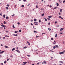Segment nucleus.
<instances>
[{
  "label": "nucleus",
  "mask_w": 65,
  "mask_h": 65,
  "mask_svg": "<svg viewBox=\"0 0 65 65\" xmlns=\"http://www.w3.org/2000/svg\"><path fill=\"white\" fill-rule=\"evenodd\" d=\"M64 53L63 52H61L59 53L60 54H63Z\"/></svg>",
  "instance_id": "f257e3e1"
},
{
  "label": "nucleus",
  "mask_w": 65,
  "mask_h": 65,
  "mask_svg": "<svg viewBox=\"0 0 65 65\" xmlns=\"http://www.w3.org/2000/svg\"><path fill=\"white\" fill-rule=\"evenodd\" d=\"M64 29V28H60V31H62V30H63Z\"/></svg>",
  "instance_id": "f03ea898"
},
{
  "label": "nucleus",
  "mask_w": 65,
  "mask_h": 65,
  "mask_svg": "<svg viewBox=\"0 0 65 65\" xmlns=\"http://www.w3.org/2000/svg\"><path fill=\"white\" fill-rule=\"evenodd\" d=\"M38 24V22H36V23L35 24V25H36Z\"/></svg>",
  "instance_id": "7ed1b4c3"
},
{
  "label": "nucleus",
  "mask_w": 65,
  "mask_h": 65,
  "mask_svg": "<svg viewBox=\"0 0 65 65\" xmlns=\"http://www.w3.org/2000/svg\"><path fill=\"white\" fill-rule=\"evenodd\" d=\"M27 43H28V44L29 45H30V43L28 41L27 42Z\"/></svg>",
  "instance_id": "20e7f679"
},
{
  "label": "nucleus",
  "mask_w": 65,
  "mask_h": 65,
  "mask_svg": "<svg viewBox=\"0 0 65 65\" xmlns=\"http://www.w3.org/2000/svg\"><path fill=\"white\" fill-rule=\"evenodd\" d=\"M56 8H58V7H54L53 9L54 10V9H56Z\"/></svg>",
  "instance_id": "39448f33"
},
{
  "label": "nucleus",
  "mask_w": 65,
  "mask_h": 65,
  "mask_svg": "<svg viewBox=\"0 0 65 65\" xmlns=\"http://www.w3.org/2000/svg\"><path fill=\"white\" fill-rule=\"evenodd\" d=\"M4 52V51H2L0 53V54H3Z\"/></svg>",
  "instance_id": "423d86ee"
},
{
  "label": "nucleus",
  "mask_w": 65,
  "mask_h": 65,
  "mask_svg": "<svg viewBox=\"0 0 65 65\" xmlns=\"http://www.w3.org/2000/svg\"><path fill=\"white\" fill-rule=\"evenodd\" d=\"M13 36H18V34H17L16 35H15L14 34H13Z\"/></svg>",
  "instance_id": "0eeeda50"
},
{
  "label": "nucleus",
  "mask_w": 65,
  "mask_h": 65,
  "mask_svg": "<svg viewBox=\"0 0 65 65\" xmlns=\"http://www.w3.org/2000/svg\"><path fill=\"white\" fill-rule=\"evenodd\" d=\"M16 51H17V52L18 53H20V51L19 50H16Z\"/></svg>",
  "instance_id": "6e6552de"
},
{
  "label": "nucleus",
  "mask_w": 65,
  "mask_h": 65,
  "mask_svg": "<svg viewBox=\"0 0 65 65\" xmlns=\"http://www.w3.org/2000/svg\"><path fill=\"white\" fill-rule=\"evenodd\" d=\"M1 26H2V27H6V26H5V25H1Z\"/></svg>",
  "instance_id": "1a4fd4ad"
},
{
  "label": "nucleus",
  "mask_w": 65,
  "mask_h": 65,
  "mask_svg": "<svg viewBox=\"0 0 65 65\" xmlns=\"http://www.w3.org/2000/svg\"><path fill=\"white\" fill-rule=\"evenodd\" d=\"M23 63L24 64H26V63H27V62H23Z\"/></svg>",
  "instance_id": "9d476101"
},
{
  "label": "nucleus",
  "mask_w": 65,
  "mask_h": 65,
  "mask_svg": "<svg viewBox=\"0 0 65 65\" xmlns=\"http://www.w3.org/2000/svg\"><path fill=\"white\" fill-rule=\"evenodd\" d=\"M5 37H9V36H7L6 35H5Z\"/></svg>",
  "instance_id": "9b49d317"
},
{
  "label": "nucleus",
  "mask_w": 65,
  "mask_h": 65,
  "mask_svg": "<svg viewBox=\"0 0 65 65\" xmlns=\"http://www.w3.org/2000/svg\"><path fill=\"white\" fill-rule=\"evenodd\" d=\"M53 44H56V41H54V42H53Z\"/></svg>",
  "instance_id": "f8f14e48"
},
{
  "label": "nucleus",
  "mask_w": 65,
  "mask_h": 65,
  "mask_svg": "<svg viewBox=\"0 0 65 65\" xmlns=\"http://www.w3.org/2000/svg\"><path fill=\"white\" fill-rule=\"evenodd\" d=\"M56 4H57V6H59V3H56Z\"/></svg>",
  "instance_id": "ddd939ff"
},
{
  "label": "nucleus",
  "mask_w": 65,
  "mask_h": 65,
  "mask_svg": "<svg viewBox=\"0 0 65 65\" xmlns=\"http://www.w3.org/2000/svg\"><path fill=\"white\" fill-rule=\"evenodd\" d=\"M3 17L4 18H5V15H3Z\"/></svg>",
  "instance_id": "4468645a"
},
{
  "label": "nucleus",
  "mask_w": 65,
  "mask_h": 65,
  "mask_svg": "<svg viewBox=\"0 0 65 65\" xmlns=\"http://www.w3.org/2000/svg\"><path fill=\"white\" fill-rule=\"evenodd\" d=\"M59 63H62V64H63V61H59Z\"/></svg>",
  "instance_id": "2eb2a0df"
},
{
  "label": "nucleus",
  "mask_w": 65,
  "mask_h": 65,
  "mask_svg": "<svg viewBox=\"0 0 65 65\" xmlns=\"http://www.w3.org/2000/svg\"><path fill=\"white\" fill-rule=\"evenodd\" d=\"M43 63L44 64H46V62L45 61H44L43 62Z\"/></svg>",
  "instance_id": "dca6fc26"
},
{
  "label": "nucleus",
  "mask_w": 65,
  "mask_h": 65,
  "mask_svg": "<svg viewBox=\"0 0 65 65\" xmlns=\"http://www.w3.org/2000/svg\"><path fill=\"white\" fill-rule=\"evenodd\" d=\"M14 50H15V48H13L12 51H14Z\"/></svg>",
  "instance_id": "f3484780"
},
{
  "label": "nucleus",
  "mask_w": 65,
  "mask_h": 65,
  "mask_svg": "<svg viewBox=\"0 0 65 65\" xmlns=\"http://www.w3.org/2000/svg\"><path fill=\"white\" fill-rule=\"evenodd\" d=\"M48 18H52V16H48Z\"/></svg>",
  "instance_id": "a211bd4d"
},
{
  "label": "nucleus",
  "mask_w": 65,
  "mask_h": 65,
  "mask_svg": "<svg viewBox=\"0 0 65 65\" xmlns=\"http://www.w3.org/2000/svg\"><path fill=\"white\" fill-rule=\"evenodd\" d=\"M57 34H56V35H55V37H57Z\"/></svg>",
  "instance_id": "6ab92c4d"
},
{
  "label": "nucleus",
  "mask_w": 65,
  "mask_h": 65,
  "mask_svg": "<svg viewBox=\"0 0 65 65\" xmlns=\"http://www.w3.org/2000/svg\"><path fill=\"white\" fill-rule=\"evenodd\" d=\"M17 24H18V26H20V23L19 22H18Z\"/></svg>",
  "instance_id": "aec40b11"
},
{
  "label": "nucleus",
  "mask_w": 65,
  "mask_h": 65,
  "mask_svg": "<svg viewBox=\"0 0 65 65\" xmlns=\"http://www.w3.org/2000/svg\"><path fill=\"white\" fill-rule=\"evenodd\" d=\"M14 33H18V31H14Z\"/></svg>",
  "instance_id": "412c9836"
},
{
  "label": "nucleus",
  "mask_w": 65,
  "mask_h": 65,
  "mask_svg": "<svg viewBox=\"0 0 65 65\" xmlns=\"http://www.w3.org/2000/svg\"><path fill=\"white\" fill-rule=\"evenodd\" d=\"M5 47H6V48H8V46H5Z\"/></svg>",
  "instance_id": "4be33fe9"
},
{
  "label": "nucleus",
  "mask_w": 65,
  "mask_h": 65,
  "mask_svg": "<svg viewBox=\"0 0 65 65\" xmlns=\"http://www.w3.org/2000/svg\"><path fill=\"white\" fill-rule=\"evenodd\" d=\"M34 33H37V31H36L35 30H34Z\"/></svg>",
  "instance_id": "5701e85b"
},
{
  "label": "nucleus",
  "mask_w": 65,
  "mask_h": 65,
  "mask_svg": "<svg viewBox=\"0 0 65 65\" xmlns=\"http://www.w3.org/2000/svg\"><path fill=\"white\" fill-rule=\"evenodd\" d=\"M48 30H49V31H51V29L49 28H48Z\"/></svg>",
  "instance_id": "b1692460"
},
{
  "label": "nucleus",
  "mask_w": 65,
  "mask_h": 65,
  "mask_svg": "<svg viewBox=\"0 0 65 65\" xmlns=\"http://www.w3.org/2000/svg\"><path fill=\"white\" fill-rule=\"evenodd\" d=\"M6 9H7V10L8 9V7H6Z\"/></svg>",
  "instance_id": "393cba45"
},
{
  "label": "nucleus",
  "mask_w": 65,
  "mask_h": 65,
  "mask_svg": "<svg viewBox=\"0 0 65 65\" xmlns=\"http://www.w3.org/2000/svg\"><path fill=\"white\" fill-rule=\"evenodd\" d=\"M27 48V47L26 46H25L23 48Z\"/></svg>",
  "instance_id": "a878e982"
},
{
  "label": "nucleus",
  "mask_w": 65,
  "mask_h": 65,
  "mask_svg": "<svg viewBox=\"0 0 65 65\" xmlns=\"http://www.w3.org/2000/svg\"><path fill=\"white\" fill-rule=\"evenodd\" d=\"M60 12H62V9H60Z\"/></svg>",
  "instance_id": "bb28decb"
},
{
  "label": "nucleus",
  "mask_w": 65,
  "mask_h": 65,
  "mask_svg": "<svg viewBox=\"0 0 65 65\" xmlns=\"http://www.w3.org/2000/svg\"><path fill=\"white\" fill-rule=\"evenodd\" d=\"M59 2L61 3L62 2V0H59Z\"/></svg>",
  "instance_id": "cd10ccee"
},
{
  "label": "nucleus",
  "mask_w": 65,
  "mask_h": 65,
  "mask_svg": "<svg viewBox=\"0 0 65 65\" xmlns=\"http://www.w3.org/2000/svg\"><path fill=\"white\" fill-rule=\"evenodd\" d=\"M22 7H24V5H23L22 6Z\"/></svg>",
  "instance_id": "c85d7f7f"
},
{
  "label": "nucleus",
  "mask_w": 65,
  "mask_h": 65,
  "mask_svg": "<svg viewBox=\"0 0 65 65\" xmlns=\"http://www.w3.org/2000/svg\"><path fill=\"white\" fill-rule=\"evenodd\" d=\"M12 27L14 28H15V27H14V25H13Z\"/></svg>",
  "instance_id": "c756f323"
},
{
  "label": "nucleus",
  "mask_w": 65,
  "mask_h": 65,
  "mask_svg": "<svg viewBox=\"0 0 65 65\" xmlns=\"http://www.w3.org/2000/svg\"><path fill=\"white\" fill-rule=\"evenodd\" d=\"M59 47V46L58 45H56V47Z\"/></svg>",
  "instance_id": "7c9ffc66"
},
{
  "label": "nucleus",
  "mask_w": 65,
  "mask_h": 65,
  "mask_svg": "<svg viewBox=\"0 0 65 65\" xmlns=\"http://www.w3.org/2000/svg\"><path fill=\"white\" fill-rule=\"evenodd\" d=\"M34 21H37V19H35L34 20Z\"/></svg>",
  "instance_id": "2f4dec72"
},
{
  "label": "nucleus",
  "mask_w": 65,
  "mask_h": 65,
  "mask_svg": "<svg viewBox=\"0 0 65 65\" xmlns=\"http://www.w3.org/2000/svg\"><path fill=\"white\" fill-rule=\"evenodd\" d=\"M51 40H54V38H51Z\"/></svg>",
  "instance_id": "473e14b6"
},
{
  "label": "nucleus",
  "mask_w": 65,
  "mask_h": 65,
  "mask_svg": "<svg viewBox=\"0 0 65 65\" xmlns=\"http://www.w3.org/2000/svg\"><path fill=\"white\" fill-rule=\"evenodd\" d=\"M3 29V27H0V29Z\"/></svg>",
  "instance_id": "72a5a7b5"
},
{
  "label": "nucleus",
  "mask_w": 65,
  "mask_h": 65,
  "mask_svg": "<svg viewBox=\"0 0 65 65\" xmlns=\"http://www.w3.org/2000/svg\"><path fill=\"white\" fill-rule=\"evenodd\" d=\"M4 24H6V22L5 21H4Z\"/></svg>",
  "instance_id": "f704fd0d"
},
{
  "label": "nucleus",
  "mask_w": 65,
  "mask_h": 65,
  "mask_svg": "<svg viewBox=\"0 0 65 65\" xmlns=\"http://www.w3.org/2000/svg\"><path fill=\"white\" fill-rule=\"evenodd\" d=\"M21 31H22V30L21 29H20L19 30V31L20 32H21Z\"/></svg>",
  "instance_id": "c9c22d12"
},
{
  "label": "nucleus",
  "mask_w": 65,
  "mask_h": 65,
  "mask_svg": "<svg viewBox=\"0 0 65 65\" xmlns=\"http://www.w3.org/2000/svg\"><path fill=\"white\" fill-rule=\"evenodd\" d=\"M41 15H42V16H43V15H44V13H43V14H41Z\"/></svg>",
  "instance_id": "e433bc0d"
},
{
  "label": "nucleus",
  "mask_w": 65,
  "mask_h": 65,
  "mask_svg": "<svg viewBox=\"0 0 65 65\" xmlns=\"http://www.w3.org/2000/svg\"><path fill=\"white\" fill-rule=\"evenodd\" d=\"M6 61H5L4 62V63L5 64H6Z\"/></svg>",
  "instance_id": "4c0bfd02"
},
{
  "label": "nucleus",
  "mask_w": 65,
  "mask_h": 65,
  "mask_svg": "<svg viewBox=\"0 0 65 65\" xmlns=\"http://www.w3.org/2000/svg\"><path fill=\"white\" fill-rule=\"evenodd\" d=\"M6 19H9V18L8 17H6Z\"/></svg>",
  "instance_id": "58836bf2"
},
{
  "label": "nucleus",
  "mask_w": 65,
  "mask_h": 65,
  "mask_svg": "<svg viewBox=\"0 0 65 65\" xmlns=\"http://www.w3.org/2000/svg\"><path fill=\"white\" fill-rule=\"evenodd\" d=\"M39 23H40V22H41V21L40 20H39Z\"/></svg>",
  "instance_id": "ea45409f"
},
{
  "label": "nucleus",
  "mask_w": 65,
  "mask_h": 65,
  "mask_svg": "<svg viewBox=\"0 0 65 65\" xmlns=\"http://www.w3.org/2000/svg\"><path fill=\"white\" fill-rule=\"evenodd\" d=\"M45 34V33L43 32L42 34V35H43V34Z\"/></svg>",
  "instance_id": "a19ab883"
},
{
  "label": "nucleus",
  "mask_w": 65,
  "mask_h": 65,
  "mask_svg": "<svg viewBox=\"0 0 65 65\" xmlns=\"http://www.w3.org/2000/svg\"><path fill=\"white\" fill-rule=\"evenodd\" d=\"M33 28L35 29H36V28H34V26H33Z\"/></svg>",
  "instance_id": "79ce46f5"
},
{
  "label": "nucleus",
  "mask_w": 65,
  "mask_h": 65,
  "mask_svg": "<svg viewBox=\"0 0 65 65\" xmlns=\"http://www.w3.org/2000/svg\"><path fill=\"white\" fill-rule=\"evenodd\" d=\"M59 18H60V19H61V18H62V17H61V16H59Z\"/></svg>",
  "instance_id": "37998d69"
},
{
  "label": "nucleus",
  "mask_w": 65,
  "mask_h": 65,
  "mask_svg": "<svg viewBox=\"0 0 65 65\" xmlns=\"http://www.w3.org/2000/svg\"><path fill=\"white\" fill-rule=\"evenodd\" d=\"M47 20H50V19L48 18H47Z\"/></svg>",
  "instance_id": "c03bdc74"
},
{
  "label": "nucleus",
  "mask_w": 65,
  "mask_h": 65,
  "mask_svg": "<svg viewBox=\"0 0 65 65\" xmlns=\"http://www.w3.org/2000/svg\"><path fill=\"white\" fill-rule=\"evenodd\" d=\"M7 6H8V7H9V5H7Z\"/></svg>",
  "instance_id": "a18cd8bd"
},
{
  "label": "nucleus",
  "mask_w": 65,
  "mask_h": 65,
  "mask_svg": "<svg viewBox=\"0 0 65 65\" xmlns=\"http://www.w3.org/2000/svg\"><path fill=\"white\" fill-rule=\"evenodd\" d=\"M39 37V36H36V38H37V37Z\"/></svg>",
  "instance_id": "49530a36"
},
{
  "label": "nucleus",
  "mask_w": 65,
  "mask_h": 65,
  "mask_svg": "<svg viewBox=\"0 0 65 65\" xmlns=\"http://www.w3.org/2000/svg\"><path fill=\"white\" fill-rule=\"evenodd\" d=\"M6 33H8V31H6Z\"/></svg>",
  "instance_id": "de8ad7c7"
},
{
  "label": "nucleus",
  "mask_w": 65,
  "mask_h": 65,
  "mask_svg": "<svg viewBox=\"0 0 65 65\" xmlns=\"http://www.w3.org/2000/svg\"><path fill=\"white\" fill-rule=\"evenodd\" d=\"M64 41H63V42L62 43H63V44H64Z\"/></svg>",
  "instance_id": "09e8293b"
},
{
  "label": "nucleus",
  "mask_w": 65,
  "mask_h": 65,
  "mask_svg": "<svg viewBox=\"0 0 65 65\" xmlns=\"http://www.w3.org/2000/svg\"><path fill=\"white\" fill-rule=\"evenodd\" d=\"M45 21H47V19H45Z\"/></svg>",
  "instance_id": "8fccbe9b"
},
{
  "label": "nucleus",
  "mask_w": 65,
  "mask_h": 65,
  "mask_svg": "<svg viewBox=\"0 0 65 65\" xmlns=\"http://www.w3.org/2000/svg\"><path fill=\"white\" fill-rule=\"evenodd\" d=\"M14 14H13V15H12V17H13L14 16Z\"/></svg>",
  "instance_id": "3c124183"
},
{
  "label": "nucleus",
  "mask_w": 65,
  "mask_h": 65,
  "mask_svg": "<svg viewBox=\"0 0 65 65\" xmlns=\"http://www.w3.org/2000/svg\"><path fill=\"white\" fill-rule=\"evenodd\" d=\"M58 14H59V15H61V13H58Z\"/></svg>",
  "instance_id": "603ef678"
},
{
  "label": "nucleus",
  "mask_w": 65,
  "mask_h": 65,
  "mask_svg": "<svg viewBox=\"0 0 65 65\" xmlns=\"http://www.w3.org/2000/svg\"><path fill=\"white\" fill-rule=\"evenodd\" d=\"M27 56H28V57H30V55H27Z\"/></svg>",
  "instance_id": "864d4df0"
},
{
  "label": "nucleus",
  "mask_w": 65,
  "mask_h": 65,
  "mask_svg": "<svg viewBox=\"0 0 65 65\" xmlns=\"http://www.w3.org/2000/svg\"><path fill=\"white\" fill-rule=\"evenodd\" d=\"M57 21L55 22V24H57Z\"/></svg>",
  "instance_id": "5fc2aeb1"
},
{
  "label": "nucleus",
  "mask_w": 65,
  "mask_h": 65,
  "mask_svg": "<svg viewBox=\"0 0 65 65\" xmlns=\"http://www.w3.org/2000/svg\"><path fill=\"white\" fill-rule=\"evenodd\" d=\"M48 25H50V24H51V23H50L49 22L48 23Z\"/></svg>",
  "instance_id": "6e6d98bb"
},
{
  "label": "nucleus",
  "mask_w": 65,
  "mask_h": 65,
  "mask_svg": "<svg viewBox=\"0 0 65 65\" xmlns=\"http://www.w3.org/2000/svg\"><path fill=\"white\" fill-rule=\"evenodd\" d=\"M23 1L24 2H26V0H23Z\"/></svg>",
  "instance_id": "4d7b16f0"
},
{
  "label": "nucleus",
  "mask_w": 65,
  "mask_h": 65,
  "mask_svg": "<svg viewBox=\"0 0 65 65\" xmlns=\"http://www.w3.org/2000/svg\"><path fill=\"white\" fill-rule=\"evenodd\" d=\"M64 2H65V1H63V3H64Z\"/></svg>",
  "instance_id": "13d9d810"
},
{
  "label": "nucleus",
  "mask_w": 65,
  "mask_h": 65,
  "mask_svg": "<svg viewBox=\"0 0 65 65\" xmlns=\"http://www.w3.org/2000/svg\"><path fill=\"white\" fill-rule=\"evenodd\" d=\"M53 48H54V49H55V48H55V46H54L53 47Z\"/></svg>",
  "instance_id": "bf43d9fd"
},
{
  "label": "nucleus",
  "mask_w": 65,
  "mask_h": 65,
  "mask_svg": "<svg viewBox=\"0 0 65 65\" xmlns=\"http://www.w3.org/2000/svg\"><path fill=\"white\" fill-rule=\"evenodd\" d=\"M3 39H5V37H3Z\"/></svg>",
  "instance_id": "052dcab7"
},
{
  "label": "nucleus",
  "mask_w": 65,
  "mask_h": 65,
  "mask_svg": "<svg viewBox=\"0 0 65 65\" xmlns=\"http://www.w3.org/2000/svg\"><path fill=\"white\" fill-rule=\"evenodd\" d=\"M30 24L31 25V26H32L33 25V24H32V23H31Z\"/></svg>",
  "instance_id": "680f3d73"
},
{
  "label": "nucleus",
  "mask_w": 65,
  "mask_h": 65,
  "mask_svg": "<svg viewBox=\"0 0 65 65\" xmlns=\"http://www.w3.org/2000/svg\"><path fill=\"white\" fill-rule=\"evenodd\" d=\"M38 6L37 5L36 6V8H38Z\"/></svg>",
  "instance_id": "e2e57ef3"
},
{
  "label": "nucleus",
  "mask_w": 65,
  "mask_h": 65,
  "mask_svg": "<svg viewBox=\"0 0 65 65\" xmlns=\"http://www.w3.org/2000/svg\"><path fill=\"white\" fill-rule=\"evenodd\" d=\"M37 64L38 65H39V63H38Z\"/></svg>",
  "instance_id": "0e129e2a"
},
{
  "label": "nucleus",
  "mask_w": 65,
  "mask_h": 65,
  "mask_svg": "<svg viewBox=\"0 0 65 65\" xmlns=\"http://www.w3.org/2000/svg\"><path fill=\"white\" fill-rule=\"evenodd\" d=\"M50 7H52V6L51 5L50 6Z\"/></svg>",
  "instance_id": "69168bd1"
},
{
  "label": "nucleus",
  "mask_w": 65,
  "mask_h": 65,
  "mask_svg": "<svg viewBox=\"0 0 65 65\" xmlns=\"http://www.w3.org/2000/svg\"><path fill=\"white\" fill-rule=\"evenodd\" d=\"M36 22H34V24H36Z\"/></svg>",
  "instance_id": "338daca9"
},
{
  "label": "nucleus",
  "mask_w": 65,
  "mask_h": 65,
  "mask_svg": "<svg viewBox=\"0 0 65 65\" xmlns=\"http://www.w3.org/2000/svg\"><path fill=\"white\" fill-rule=\"evenodd\" d=\"M59 65H62V64H59Z\"/></svg>",
  "instance_id": "774afa93"
}]
</instances>
